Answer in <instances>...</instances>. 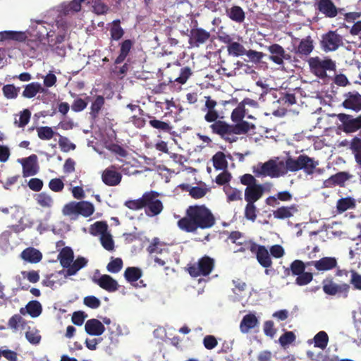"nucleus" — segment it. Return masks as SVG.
I'll return each mask as SVG.
<instances>
[{
    "instance_id": "nucleus-5",
    "label": "nucleus",
    "mask_w": 361,
    "mask_h": 361,
    "mask_svg": "<svg viewBox=\"0 0 361 361\" xmlns=\"http://www.w3.org/2000/svg\"><path fill=\"white\" fill-rule=\"evenodd\" d=\"M310 72L315 76L324 79L327 77V71H335V62L327 57L324 59L319 56L310 57L307 60Z\"/></svg>"
},
{
    "instance_id": "nucleus-56",
    "label": "nucleus",
    "mask_w": 361,
    "mask_h": 361,
    "mask_svg": "<svg viewBox=\"0 0 361 361\" xmlns=\"http://www.w3.org/2000/svg\"><path fill=\"white\" fill-rule=\"evenodd\" d=\"M100 241L102 245L105 250L108 251H113L114 250V242L109 233L103 234L100 236Z\"/></svg>"
},
{
    "instance_id": "nucleus-42",
    "label": "nucleus",
    "mask_w": 361,
    "mask_h": 361,
    "mask_svg": "<svg viewBox=\"0 0 361 361\" xmlns=\"http://www.w3.org/2000/svg\"><path fill=\"white\" fill-rule=\"evenodd\" d=\"M142 275V270L138 267H130L126 268L124 277L130 283L137 281Z\"/></svg>"
},
{
    "instance_id": "nucleus-48",
    "label": "nucleus",
    "mask_w": 361,
    "mask_h": 361,
    "mask_svg": "<svg viewBox=\"0 0 361 361\" xmlns=\"http://www.w3.org/2000/svg\"><path fill=\"white\" fill-rule=\"evenodd\" d=\"M20 88L13 84L4 85L2 92L4 96L8 99H13L18 97Z\"/></svg>"
},
{
    "instance_id": "nucleus-24",
    "label": "nucleus",
    "mask_w": 361,
    "mask_h": 361,
    "mask_svg": "<svg viewBox=\"0 0 361 361\" xmlns=\"http://www.w3.org/2000/svg\"><path fill=\"white\" fill-rule=\"evenodd\" d=\"M94 282L100 288L110 293L116 291L119 287L118 282L107 274L102 275L99 279H95Z\"/></svg>"
},
{
    "instance_id": "nucleus-59",
    "label": "nucleus",
    "mask_w": 361,
    "mask_h": 361,
    "mask_svg": "<svg viewBox=\"0 0 361 361\" xmlns=\"http://www.w3.org/2000/svg\"><path fill=\"white\" fill-rule=\"evenodd\" d=\"M78 202H71L63 207L62 212L65 216L78 215Z\"/></svg>"
},
{
    "instance_id": "nucleus-23",
    "label": "nucleus",
    "mask_w": 361,
    "mask_h": 361,
    "mask_svg": "<svg viewBox=\"0 0 361 361\" xmlns=\"http://www.w3.org/2000/svg\"><path fill=\"white\" fill-rule=\"evenodd\" d=\"M264 192V188L260 183L246 188L244 192L245 200L247 202H256L262 197Z\"/></svg>"
},
{
    "instance_id": "nucleus-9",
    "label": "nucleus",
    "mask_w": 361,
    "mask_h": 361,
    "mask_svg": "<svg viewBox=\"0 0 361 361\" xmlns=\"http://www.w3.org/2000/svg\"><path fill=\"white\" fill-rule=\"evenodd\" d=\"M159 194L156 191L146 192L142 195V200L145 214L148 216H154L159 214L163 210V204L158 199Z\"/></svg>"
},
{
    "instance_id": "nucleus-14",
    "label": "nucleus",
    "mask_w": 361,
    "mask_h": 361,
    "mask_svg": "<svg viewBox=\"0 0 361 361\" xmlns=\"http://www.w3.org/2000/svg\"><path fill=\"white\" fill-rule=\"evenodd\" d=\"M314 8L318 13L328 18H334L341 11L333 0H319L314 3Z\"/></svg>"
},
{
    "instance_id": "nucleus-13",
    "label": "nucleus",
    "mask_w": 361,
    "mask_h": 361,
    "mask_svg": "<svg viewBox=\"0 0 361 361\" xmlns=\"http://www.w3.org/2000/svg\"><path fill=\"white\" fill-rule=\"evenodd\" d=\"M269 55V60L279 66H283L284 61H291L292 56L286 53L282 46L279 44H272L267 48Z\"/></svg>"
},
{
    "instance_id": "nucleus-39",
    "label": "nucleus",
    "mask_w": 361,
    "mask_h": 361,
    "mask_svg": "<svg viewBox=\"0 0 361 361\" xmlns=\"http://www.w3.org/2000/svg\"><path fill=\"white\" fill-rule=\"evenodd\" d=\"M87 264V260L83 257H78L73 264H70V267L67 268L66 275L73 276L75 275L80 269L85 267Z\"/></svg>"
},
{
    "instance_id": "nucleus-20",
    "label": "nucleus",
    "mask_w": 361,
    "mask_h": 361,
    "mask_svg": "<svg viewBox=\"0 0 361 361\" xmlns=\"http://www.w3.org/2000/svg\"><path fill=\"white\" fill-rule=\"evenodd\" d=\"M122 178L121 173L115 170L114 166L106 169L102 175V179L104 183L108 186H116L118 185Z\"/></svg>"
},
{
    "instance_id": "nucleus-34",
    "label": "nucleus",
    "mask_w": 361,
    "mask_h": 361,
    "mask_svg": "<svg viewBox=\"0 0 361 361\" xmlns=\"http://www.w3.org/2000/svg\"><path fill=\"white\" fill-rule=\"evenodd\" d=\"M74 258V254L73 250L70 247H63L58 255V259L59 260L61 266L63 268H68L70 264L73 262Z\"/></svg>"
},
{
    "instance_id": "nucleus-49",
    "label": "nucleus",
    "mask_w": 361,
    "mask_h": 361,
    "mask_svg": "<svg viewBox=\"0 0 361 361\" xmlns=\"http://www.w3.org/2000/svg\"><path fill=\"white\" fill-rule=\"evenodd\" d=\"M27 309L28 310V314L32 317L35 318L39 317L42 311V305L37 300L30 301L27 305Z\"/></svg>"
},
{
    "instance_id": "nucleus-7",
    "label": "nucleus",
    "mask_w": 361,
    "mask_h": 361,
    "mask_svg": "<svg viewBox=\"0 0 361 361\" xmlns=\"http://www.w3.org/2000/svg\"><path fill=\"white\" fill-rule=\"evenodd\" d=\"M254 101L249 98L244 99L241 102L238 104L236 108H235L231 115V119L233 122L235 123V124H241L243 123H247V127L245 126V132L243 133H232L229 135L228 137L230 138L229 140H226V142L230 143L236 142L238 137L235 136L236 135H243L246 134L250 130V125L247 121H243V118L245 116V104H251Z\"/></svg>"
},
{
    "instance_id": "nucleus-45",
    "label": "nucleus",
    "mask_w": 361,
    "mask_h": 361,
    "mask_svg": "<svg viewBox=\"0 0 361 361\" xmlns=\"http://www.w3.org/2000/svg\"><path fill=\"white\" fill-rule=\"evenodd\" d=\"M107 231L108 225L105 221H97L91 225L90 228V233L94 236L98 235L102 236L103 234H106Z\"/></svg>"
},
{
    "instance_id": "nucleus-16",
    "label": "nucleus",
    "mask_w": 361,
    "mask_h": 361,
    "mask_svg": "<svg viewBox=\"0 0 361 361\" xmlns=\"http://www.w3.org/2000/svg\"><path fill=\"white\" fill-rule=\"evenodd\" d=\"M344 100L341 106L356 113L361 111V94L357 92H348L344 94Z\"/></svg>"
},
{
    "instance_id": "nucleus-35",
    "label": "nucleus",
    "mask_w": 361,
    "mask_h": 361,
    "mask_svg": "<svg viewBox=\"0 0 361 361\" xmlns=\"http://www.w3.org/2000/svg\"><path fill=\"white\" fill-rule=\"evenodd\" d=\"M21 257L30 263H37L42 258V253L34 247H28L21 252Z\"/></svg>"
},
{
    "instance_id": "nucleus-51",
    "label": "nucleus",
    "mask_w": 361,
    "mask_h": 361,
    "mask_svg": "<svg viewBox=\"0 0 361 361\" xmlns=\"http://www.w3.org/2000/svg\"><path fill=\"white\" fill-rule=\"evenodd\" d=\"M78 205V215L80 214L85 217H88L94 211L93 204L89 202H79Z\"/></svg>"
},
{
    "instance_id": "nucleus-54",
    "label": "nucleus",
    "mask_w": 361,
    "mask_h": 361,
    "mask_svg": "<svg viewBox=\"0 0 361 361\" xmlns=\"http://www.w3.org/2000/svg\"><path fill=\"white\" fill-rule=\"evenodd\" d=\"M35 200L39 205L44 208H50L53 204L51 197L45 192L37 194Z\"/></svg>"
},
{
    "instance_id": "nucleus-22",
    "label": "nucleus",
    "mask_w": 361,
    "mask_h": 361,
    "mask_svg": "<svg viewBox=\"0 0 361 361\" xmlns=\"http://www.w3.org/2000/svg\"><path fill=\"white\" fill-rule=\"evenodd\" d=\"M314 41L310 36L302 39L293 51L300 56H308L314 50Z\"/></svg>"
},
{
    "instance_id": "nucleus-30",
    "label": "nucleus",
    "mask_w": 361,
    "mask_h": 361,
    "mask_svg": "<svg viewBox=\"0 0 361 361\" xmlns=\"http://www.w3.org/2000/svg\"><path fill=\"white\" fill-rule=\"evenodd\" d=\"M224 42L228 44L227 51L229 55L238 57L245 55L246 53V49L242 44L238 42H232L228 36L227 40H224Z\"/></svg>"
},
{
    "instance_id": "nucleus-21",
    "label": "nucleus",
    "mask_w": 361,
    "mask_h": 361,
    "mask_svg": "<svg viewBox=\"0 0 361 361\" xmlns=\"http://www.w3.org/2000/svg\"><path fill=\"white\" fill-rule=\"evenodd\" d=\"M283 162L280 161L277 164L274 160L270 159L263 163V170L264 176L271 178H277L286 173V171H281V168L283 167Z\"/></svg>"
},
{
    "instance_id": "nucleus-26",
    "label": "nucleus",
    "mask_w": 361,
    "mask_h": 361,
    "mask_svg": "<svg viewBox=\"0 0 361 361\" xmlns=\"http://www.w3.org/2000/svg\"><path fill=\"white\" fill-rule=\"evenodd\" d=\"M85 329L90 336H101L105 331L104 324L97 319H91L86 322Z\"/></svg>"
},
{
    "instance_id": "nucleus-8",
    "label": "nucleus",
    "mask_w": 361,
    "mask_h": 361,
    "mask_svg": "<svg viewBox=\"0 0 361 361\" xmlns=\"http://www.w3.org/2000/svg\"><path fill=\"white\" fill-rule=\"evenodd\" d=\"M332 117H336L339 121L338 128L346 134L355 133L361 130V114L354 116L345 113L334 114Z\"/></svg>"
},
{
    "instance_id": "nucleus-32",
    "label": "nucleus",
    "mask_w": 361,
    "mask_h": 361,
    "mask_svg": "<svg viewBox=\"0 0 361 361\" xmlns=\"http://www.w3.org/2000/svg\"><path fill=\"white\" fill-rule=\"evenodd\" d=\"M226 13L227 16L235 23H241L245 20V13L239 6H233L231 8H226Z\"/></svg>"
},
{
    "instance_id": "nucleus-37",
    "label": "nucleus",
    "mask_w": 361,
    "mask_h": 361,
    "mask_svg": "<svg viewBox=\"0 0 361 361\" xmlns=\"http://www.w3.org/2000/svg\"><path fill=\"white\" fill-rule=\"evenodd\" d=\"M44 92L45 90L42 87L40 83L37 82H33L25 85L22 94L23 97L30 99L35 97L38 92Z\"/></svg>"
},
{
    "instance_id": "nucleus-44",
    "label": "nucleus",
    "mask_w": 361,
    "mask_h": 361,
    "mask_svg": "<svg viewBox=\"0 0 361 361\" xmlns=\"http://www.w3.org/2000/svg\"><path fill=\"white\" fill-rule=\"evenodd\" d=\"M213 166L217 170L226 169L228 166V162L225 154L222 152H216L212 157Z\"/></svg>"
},
{
    "instance_id": "nucleus-38",
    "label": "nucleus",
    "mask_w": 361,
    "mask_h": 361,
    "mask_svg": "<svg viewBox=\"0 0 361 361\" xmlns=\"http://www.w3.org/2000/svg\"><path fill=\"white\" fill-rule=\"evenodd\" d=\"M223 190L226 195V200L228 202L242 200L241 190L235 188H233L230 185H224Z\"/></svg>"
},
{
    "instance_id": "nucleus-33",
    "label": "nucleus",
    "mask_w": 361,
    "mask_h": 361,
    "mask_svg": "<svg viewBox=\"0 0 361 361\" xmlns=\"http://www.w3.org/2000/svg\"><path fill=\"white\" fill-rule=\"evenodd\" d=\"M105 104V99L102 95H97L94 97V100L92 102L90 106V116L95 120L99 117L100 111L104 107Z\"/></svg>"
},
{
    "instance_id": "nucleus-15",
    "label": "nucleus",
    "mask_w": 361,
    "mask_h": 361,
    "mask_svg": "<svg viewBox=\"0 0 361 361\" xmlns=\"http://www.w3.org/2000/svg\"><path fill=\"white\" fill-rule=\"evenodd\" d=\"M188 37V43L192 47H200L209 40L211 34L202 27H193Z\"/></svg>"
},
{
    "instance_id": "nucleus-19",
    "label": "nucleus",
    "mask_w": 361,
    "mask_h": 361,
    "mask_svg": "<svg viewBox=\"0 0 361 361\" xmlns=\"http://www.w3.org/2000/svg\"><path fill=\"white\" fill-rule=\"evenodd\" d=\"M145 116L149 118V125L152 128L157 130L159 133L158 137H161V134H171L173 126L169 122L163 121L157 119L155 116H153L149 114H146Z\"/></svg>"
},
{
    "instance_id": "nucleus-12",
    "label": "nucleus",
    "mask_w": 361,
    "mask_h": 361,
    "mask_svg": "<svg viewBox=\"0 0 361 361\" xmlns=\"http://www.w3.org/2000/svg\"><path fill=\"white\" fill-rule=\"evenodd\" d=\"M320 45L325 52L334 51L343 45V37L336 31L330 30L322 35Z\"/></svg>"
},
{
    "instance_id": "nucleus-50",
    "label": "nucleus",
    "mask_w": 361,
    "mask_h": 361,
    "mask_svg": "<svg viewBox=\"0 0 361 361\" xmlns=\"http://www.w3.org/2000/svg\"><path fill=\"white\" fill-rule=\"evenodd\" d=\"M25 324V320L19 314L13 315L8 322V327L13 331H17L20 326H24Z\"/></svg>"
},
{
    "instance_id": "nucleus-10",
    "label": "nucleus",
    "mask_w": 361,
    "mask_h": 361,
    "mask_svg": "<svg viewBox=\"0 0 361 361\" xmlns=\"http://www.w3.org/2000/svg\"><path fill=\"white\" fill-rule=\"evenodd\" d=\"M322 290L327 295L347 298L350 285L345 283H337L334 281V278L329 276L322 281Z\"/></svg>"
},
{
    "instance_id": "nucleus-6",
    "label": "nucleus",
    "mask_w": 361,
    "mask_h": 361,
    "mask_svg": "<svg viewBox=\"0 0 361 361\" xmlns=\"http://www.w3.org/2000/svg\"><path fill=\"white\" fill-rule=\"evenodd\" d=\"M214 266V259L207 255H204L200 258L197 262L188 264L187 267V271L190 276L193 278L198 276H207L212 273Z\"/></svg>"
},
{
    "instance_id": "nucleus-61",
    "label": "nucleus",
    "mask_w": 361,
    "mask_h": 361,
    "mask_svg": "<svg viewBox=\"0 0 361 361\" xmlns=\"http://www.w3.org/2000/svg\"><path fill=\"white\" fill-rule=\"evenodd\" d=\"M90 99L89 97H86L87 100L82 99L81 98H77L75 99L71 105V109L74 112H80L83 111L88 104V99Z\"/></svg>"
},
{
    "instance_id": "nucleus-55",
    "label": "nucleus",
    "mask_w": 361,
    "mask_h": 361,
    "mask_svg": "<svg viewBox=\"0 0 361 361\" xmlns=\"http://www.w3.org/2000/svg\"><path fill=\"white\" fill-rule=\"evenodd\" d=\"M123 265V263L121 258H112V260L107 264L106 269L108 271L116 274L122 269Z\"/></svg>"
},
{
    "instance_id": "nucleus-60",
    "label": "nucleus",
    "mask_w": 361,
    "mask_h": 361,
    "mask_svg": "<svg viewBox=\"0 0 361 361\" xmlns=\"http://www.w3.org/2000/svg\"><path fill=\"white\" fill-rule=\"evenodd\" d=\"M59 147L63 152H68L70 150H74L76 147L75 145L72 143L66 137L60 136L59 140Z\"/></svg>"
},
{
    "instance_id": "nucleus-46",
    "label": "nucleus",
    "mask_w": 361,
    "mask_h": 361,
    "mask_svg": "<svg viewBox=\"0 0 361 361\" xmlns=\"http://www.w3.org/2000/svg\"><path fill=\"white\" fill-rule=\"evenodd\" d=\"M255 202H247L244 216L247 220L255 222L257 217L258 209L255 204Z\"/></svg>"
},
{
    "instance_id": "nucleus-52",
    "label": "nucleus",
    "mask_w": 361,
    "mask_h": 361,
    "mask_svg": "<svg viewBox=\"0 0 361 361\" xmlns=\"http://www.w3.org/2000/svg\"><path fill=\"white\" fill-rule=\"evenodd\" d=\"M26 339L32 345H37L40 343L41 335L39 334V330L35 328H28L25 332Z\"/></svg>"
},
{
    "instance_id": "nucleus-53",
    "label": "nucleus",
    "mask_w": 361,
    "mask_h": 361,
    "mask_svg": "<svg viewBox=\"0 0 361 361\" xmlns=\"http://www.w3.org/2000/svg\"><path fill=\"white\" fill-rule=\"evenodd\" d=\"M38 137L42 140H51L54 135V131L51 127L40 126L37 128Z\"/></svg>"
},
{
    "instance_id": "nucleus-1",
    "label": "nucleus",
    "mask_w": 361,
    "mask_h": 361,
    "mask_svg": "<svg viewBox=\"0 0 361 361\" xmlns=\"http://www.w3.org/2000/svg\"><path fill=\"white\" fill-rule=\"evenodd\" d=\"M216 222L211 210L205 205L189 206L185 211V216L177 222L178 227L187 233H196L198 229L212 228Z\"/></svg>"
},
{
    "instance_id": "nucleus-36",
    "label": "nucleus",
    "mask_w": 361,
    "mask_h": 361,
    "mask_svg": "<svg viewBox=\"0 0 361 361\" xmlns=\"http://www.w3.org/2000/svg\"><path fill=\"white\" fill-rule=\"evenodd\" d=\"M349 149L354 155L355 162L361 167V137L354 136L350 142Z\"/></svg>"
},
{
    "instance_id": "nucleus-43",
    "label": "nucleus",
    "mask_w": 361,
    "mask_h": 361,
    "mask_svg": "<svg viewBox=\"0 0 361 361\" xmlns=\"http://www.w3.org/2000/svg\"><path fill=\"white\" fill-rule=\"evenodd\" d=\"M111 24L110 28L111 39V40L118 41L124 35V30L121 26V21L118 19L114 20Z\"/></svg>"
},
{
    "instance_id": "nucleus-4",
    "label": "nucleus",
    "mask_w": 361,
    "mask_h": 361,
    "mask_svg": "<svg viewBox=\"0 0 361 361\" xmlns=\"http://www.w3.org/2000/svg\"><path fill=\"white\" fill-rule=\"evenodd\" d=\"M306 264L300 259L293 261L290 267L285 268L284 274L288 276L290 274L297 276L295 284L299 286H304L309 284L313 280V274L311 272L305 271Z\"/></svg>"
},
{
    "instance_id": "nucleus-58",
    "label": "nucleus",
    "mask_w": 361,
    "mask_h": 361,
    "mask_svg": "<svg viewBox=\"0 0 361 361\" xmlns=\"http://www.w3.org/2000/svg\"><path fill=\"white\" fill-rule=\"evenodd\" d=\"M296 336L293 331H286L279 338V342L282 347L291 344L295 341Z\"/></svg>"
},
{
    "instance_id": "nucleus-11",
    "label": "nucleus",
    "mask_w": 361,
    "mask_h": 361,
    "mask_svg": "<svg viewBox=\"0 0 361 361\" xmlns=\"http://www.w3.org/2000/svg\"><path fill=\"white\" fill-rule=\"evenodd\" d=\"M219 65L220 67L217 70V73L227 78L235 77L243 73L252 74L255 73L254 69L250 66L240 61H238L235 63V67L230 71L226 67L227 64L225 60L221 59Z\"/></svg>"
},
{
    "instance_id": "nucleus-17",
    "label": "nucleus",
    "mask_w": 361,
    "mask_h": 361,
    "mask_svg": "<svg viewBox=\"0 0 361 361\" xmlns=\"http://www.w3.org/2000/svg\"><path fill=\"white\" fill-rule=\"evenodd\" d=\"M23 167V176L24 178L36 175L39 171L37 156L31 154L27 158L23 159L20 161Z\"/></svg>"
},
{
    "instance_id": "nucleus-40",
    "label": "nucleus",
    "mask_w": 361,
    "mask_h": 361,
    "mask_svg": "<svg viewBox=\"0 0 361 361\" xmlns=\"http://www.w3.org/2000/svg\"><path fill=\"white\" fill-rule=\"evenodd\" d=\"M31 112L29 109H25L16 115L14 118V125L18 128H24L30 121Z\"/></svg>"
},
{
    "instance_id": "nucleus-28",
    "label": "nucleus",
    "mask_w": 361,
    "mask_h": 361,
    "mask_svg": "<svg viewBox=\"0 0 361 361\" xmlns=\"http://www.w3.org/2000/svg\"><path fill=\"white\" fill-rule=\"evenodd\" d=\"M259 324L257 317L252 313L245 315L240 324V331L243 334H247L250 329L257 326Z\"/></svg>"
},
{
    "instance_id": "nucleus-3",
    "label": "nucleus",
    "mask_w": 361,
    "mask_h": 361,
    "mask_svg": "<svg viewBox=\"0 0 361 361\" xmlns=\"http://www.w3.org/2000/svg\"><path fill=\"white\" fill-rule=\"evenodd\" d=\"M285 165L287 171L295 172L303 170L307 175H312L319 165V161L306 154H300L296 159L287 157Z\"/></svg>"
},
{
    "instance_id": "nucleus-64",
    "label": "nucleus",
    "mask_w": 361,
    "mask_h": 361,
    "mask_svg": "<svg viewBox=\"0 0 361 361\" xmlns=\"http://www.w3.org/2000/svg\"><path fill=\"white\" fill-rule=\"evenodd\" d=\"M350 272L351 274L350 283L355 289L361 290V274L355 270H351Z\"/></svg>"
},
{
    "instance_id": "nucleus-41",
    "label": "nucleus",
    "mask_w": 361,
    "mask_h": 361,
    "mask_svg": "<svg viewBox=\"0 0 361 361\" xmlns=\"http://www.w3.org/2000/svg\"><path fill=\"white\" fill-rule=\"evenodd\" d=\"M355 207V201L350 197L341 198L337 201L336 209L339 213H343Z\"/></svg>"
},
{
    "instance_id": "nucleus-47",
    "label": "nucleus",
    "mask_w": 361,
    "mask_h": 361,
    "mask_svg": "<svg viewBox=\"0 0 361 361\" xmlns=\"http://www.w3.org/2000/svg\"><path fill=\"white\" fill-rule=\"evenodd\" d=\"M314 347L319 348L322 350H324L326 348L329 343L328 334L324 331H319L314 336Z\"/></svg>"
},
{
    "instance_id": "nucleus-57",
    "label": "nucleus",
    "mask_w": 361,
    "mask_h": 361,
    "mask_svg": "<svg viewBox=\"0 0 361 361\" xmlns=\"http://www.w3.org/2000/svg\"><path fill=\"white\" fill-rule=\"evenodd\" d=\"M239 243L240 247L235 251L236 252H245L247 250H250L252 253H254L257 245V244L252 240H246Z\"/></svg>"
},
{
    "instance_id": "nucleus-31",
    "label": "nucleus",
    "mask_w": 361,
    "mask_h": 361,
    "mask_svg": "<svg viewBox=\"0 0 361 361\" xmlns=\"http://www.w3.org/2000/svg\"><path fill=\"white\" fill-rule=\"evenodd\" d=\"M120 51L118 56L115 59V64L123 63L129 54L133 46V42L131 39H125L120 44Z\"/></svg>"
},
{
    "instance_id": "nucleus-25",
    "label": "nucleus",
    "mask_w": 361,
    "mask_h": 361,
    "mask_svg": "<svg viewBox=\"0 0 361 361\" xmlns=\"http://www.w3.org/2000/svg\"><path fill=\"white\" fill-rule=\"evenodd\" d=\"M253 254H255L258 263L262 267L269 268L272 265V260L265 246L257 244Z\"/></svg>"
},
{
    "instance_id": "nucleus-62",
    "label": "nucleus",
    "mask_w": 361,
    "mask_h": 361,
    "mask_svg": "<svg viewBox=\"0 0 361 361\" xmlns=\"http://www.w3.org/2000/svg\"><path fill=\"white\" fill-rule=\"evenodd\" d=\"M147 251L150 254H162L163 252H169L167 249H162L161 247L159 240L157 238L153 239L152 243L147 247Z\"/></svg>"
},
{
    "instance_id": "nucleus-29",
    "label": "nucleus",
    "mask_w": 361,
    "mask_h": 361,
    "mask_svg": "<svg viewBox=\"0 0 361 361\" xmlns=\"http://www.w3.org/2000/svg\"><path fill=\"white\" fill-rule=\"evenodd\" d=\"M298 212L296 204H291L288 207L282 206L273 212V216L277 219H285L292 217Z\"/></svg>"
},
{
    "instance_id": "nucleus-27",
    "label": "nucleus",
    "mask_w": 361,
    "mask_h": 361,
    "mask_svg": "<svg viewBox=\"0 0 361 361\" xmlns=\"http://www.w3.org/2000/svg\"><path fill=\"white\" fill-rule=\"evenodd\" d=\"M351 175L345 171L338 172L331 176L327 179L324 183L326 187H332L335 185L343 186L345 181L351 178Z\"/></svg>"
},
{
    "instance_id": "nucleus-63",
    "label": "nucleus",
    "mask_w": 361,
    "mask_h": 361,
    "mask_svg": "<svg viewBox=\"0 0 361 361\" xmlns=\"http://www.w3.org/2000/svg\"><path fill=\"white\" fill-rule=\"evenodd\" d=\"M93 11L97 15H102L106 13L109 7L101 0H92Z\"/></svg>"
},
{
    "instance_id": "nucleus-18",
    "label": "nucleus",
    "mask_w": 361,
    "mask_h": 361,
    "mask_svg": "<svg viewBox=\"0 0 361 361\" xmlns=\"http://www.w3.org/2000/svg\"><path fill=\"white\" fill-rule=\"evenodd\" d=\"M307 265H313L319 271H326L337 268L338 262L334 257H324L317 261L308 262Z\"/></svg>"
},
{
    "instance_id": "nucleus-2",
    "label": "nucleus",
    "mask_w": 361,
    "mask_h": 361,
    "mask_svg": "<svg viewBox=\"0 0 361 361\" xmlns=\"http://www.w3.org/2000/svg\"><path fill=\"white\" fill-rule=\"evenodd\" d=\"M204 108L202 109L203 111H206L204 116V120L207 123H212L209 126L212 133L219 135L225 141L229 140L228 137L232 133L245 132L246 123L241 124H229L224 121L219 120V113L215 109L217 102L213 99L210 96H206Z\"/></svg>"
}]
</instances>
